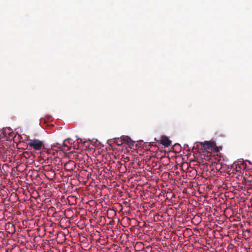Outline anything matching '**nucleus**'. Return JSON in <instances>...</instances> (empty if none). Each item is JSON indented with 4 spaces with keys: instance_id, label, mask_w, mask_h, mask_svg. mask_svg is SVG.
<instances>
[{
    "instance_id": "nucleus-1",
    "label": "nucleus",
    "mask_w": 252,
    "mask_h": 252,
    "mask_svg": "<svg viewBox=\"0 0 252 252\" xmlns=\"http://www.w3.org/2000/svg\"><path fill=\"white\" fill-rule=\"evenodd\" d=\"M27 141V145L35 151L46 149L43 141L36 138L28 139Z\"/></svg>"
},
{
    "instance_id": "nucleus-8",
    "label": "nucleus",
    "mask_w": 252,
    "mask_h": 252,
    "mask_svg": "<svg viewBox=\"0 0 252 252\" xmlns=\"http://www.w3.org/2000/svg\"><path fill=\"white\" fill-rule=\"evenodd\" d=\"M184 147V149H186L187 147H188V145L187 144H185Z\"/></svg>"
},
{
    "instance_id": "nucleus-9",
    "label": "nucleus",
    "mask_w": 252,
    "mask_h": 252,
    "mask_svg": "<svg viewBox=\"0 0 252 252\" xmlns=\"http://www.w3.org/2000/svg\"><path fill=\"white\" fill-rule=\"evenodd\" d=\"M179 145L178 144H175L174 145V147H176V146H179Z\"/></svg>"
},
{
    "instance_id": "nucleus-2",
    "label": "nucleus",
    "mask_w": 252,
    "mask_h": 252,
    "mask_svg": "<svg viewBox=\"0 0 252 252\" xmlns=\"http://www.w3.org/2000/svg\"><path fill=\"white\" fill-rule=\"evenodd\" d=\"M76 167V163L73 160H69L64 164V168L67 171H72Z\"/></svg>"
},
{
    "instance_id": "nucleus-4",
    "label": "nucleus",
    "mask_w": 252,
    "mask_h": 252,
    "mask_svg": "<svg viewBox=\"0 0 252 252\" xmlns=\"http://www.w3.org/2000/svg\"><path fill=\"white\" fill-rule=\"evenodd\" d=\"M200 144L205 149H211L215 146L214 142L207 141L204 142H201Z\"/></svg>"
},
{
    "instance_id": "nucleus-7",
    "label": "nucleus",
    "mask_w": 252,
    "mask_h": 252,
    "mask_svg": "<svg viewBox=\"0 0 252 252\" xmlns=\"http://www.w3.org/2000/svg\"><path fill=\"white\" fill-rule=\"evenodd\" d=\"M82 140L81 139H80V138H79V139H77V142L78 143H81V142H82Z\"/></svg>"
},
{
    "instance_id": "nucleus-3",
    "label": "nucleus",
    "mask_w": 252,
    "mask_h": 252,
    "mask_svg": "<svg viewBox=\"0 0 252 252\" xmlns=\"http://www.w3.org/2000/svg\"><path fill=\"white\" fill-rule=\"evenodd\" d=\"M160 144L165 147H169L171 144V141L165 135H162L160 140Z\"/></svg>"
},
{
    "instance_id": "nucleus-6",
    "label": "nucleus",
    "mask_w": 252,
    "mask_h": 252,
    "mask_svg": "<svg viewBox=\"0 0 252 252\" xmlns=\"http://www.w3.org/2000/svg\"><path fill=\"white\" fill-rule=\"evenodd\" d=\"M62 144H64V142L62 144L59 143H56L51 145V148L53 150H54V148H57V149H61L62 147Z\"/></svg>"
},
{
    "instance_id": "nucleus-5",
    "label": "nucleus",
    "mask_w": 252,
    "mask_h": 252,
    "mask_svg": "<svg viewBox=\"0 0 252 252\" xmlns=\"http://www.w3.org/2000/svg\"><path fill=\"white\" fill-rule=\"evenodd\" d=\"M121 142H122L121 144H118V145H121L123 144V143L128 144L131 142V140L130 137L127 136H123L121 137Z\"/></svg>"
}]
</instances>
